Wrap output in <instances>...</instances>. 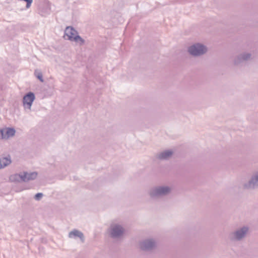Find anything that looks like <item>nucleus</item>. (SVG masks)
I'll return each instance as SVG.
<instances>
[{"label":"nucleus","instance_id":"obj_1","mask_svg":"<svg viewBox=\"0 0 258 258\" xmlns=\"http://www.w3.org/2000/svg\"><path fill=\"white\" fill-rule=\"evenodd\" d=\"M64 33L63 37L66 39L79 43L80 45L85 43V40L78 34L77 31L72 26H67Z\"/></svg>","mask_w":258,"mask_h":258},{"label":"nucleus","instance_id":"obj_2","mask_svg":"<svg viewBox=\"0 0 258 258\" xmlns=\"http://www.w3.org/2000/svg\"><path fill=\"white\" fill-rule=\"evenodd\" d=\"M38 173L36 171L32 172H24L22 174H16L10 177V180L13 181H18L20 179L22 181L28 182L30 180H34L36 178Z\"/></svg>","mask_w":258,"mask_h":258},{"label":"nucleus","instance_id":"obj_3","mask_svg":"<svg viewBox=\"0 0 258 258\" xmlns=\"http://www.w3.org/2000/svg\"><path fill=\"white\" fill-rule=\"evenodd\" d=\"M35 99V94L29 92L25 94L23 97V104L25 108L31 109L33 102Z\"/></svg>","mask_w":258,"mask_h":258},{"label":"nucleus","instance_id":"obj_4","mask_svg":"<svg viewBox=\"0 0 258 258\" xmlns=\"http://www.w3.org/2000/svg\"><path fill=\"white\" fill-rule=\"evenodd\" d=\"M207 50L205 47L199 44L190 47L188 49L189 52L194 55H199L204 53Z\"/></svg>","mask_w":258,"mask_h":258},{"label":"nucleus","instance_id":"obj_5","mask_svg":"<svg viewBox=\"0 0 258 258\" xmlns=\"http://www.w3.org/2000/svg\"><path fill=\"white\" fill-rule=\"evenodd\" d=\"M38 13L42 16H46L49 15L51 12L50 4L49 2H46L41 4L38 9Z\"/></svg>","mask_w":258,"mask_h":258},{"label":"nucleus","instance_id":"obj_6","mask_svg":"<svg viewBox=\"0 0 258 258\" xmlns=\"http://www.w3.org/2000/svg\"><path fill=\"white\" fill-rule=\"evenodd\" d=\"M4 130V140H7L13 137L16 134V130L14 127L3 128Z\"/></svg>","mask_w":258,"mask_h":258},{"label":"nucleus","instance_id":"obj_7","mask_svg":"<svg viewBox=\"0 0 258 258\" xmlns=\"http://www.w3.org/2000/svg\"><path fill=\"white\" fill-rule=\"evenodd\" d=\"M69 237L70 238L79 237L83 242H84V236L83 233L81 231L77 229H74L71 231L69 233Z\"/></svg>","mask_w":258,"mask_h":258},{"label":"nucleus","instance_id":"obj_8","mask_svg":"<svg viewBox=\"0 0 258 258\" xmlns=\"http://www.w3.org/2000/svg\"><path fill=\"white\" fill-rule=\"evenodd\" d=\"M12 162L10 157H3L0 158V169L3 168Z\"/></svg>","mask_w":258,"mask_h":258},{"label":"nucleus","instance_id":"obj_9","mask_svg":"<svg viewBox=\"0 0 258 258\" xmlns=\"http://www.w3.org/2000/svg\"><path fill=\"white\" fill-rule=\"evenodd\" d=\"M123 232V229L120 226L116 225L114 226V237L121 235Z\"/></svg>","mask_w":258,"mask_h":258},{"label":"nucleus","instance_id":"obj_10","mask_svg":"<svg viewBox=\"0 0 258 258\" xmlns=\"http://www.w3.org/2000/svg\"><path fill=\"white\" fill-rule=\"evenodd\" d=\"M247 231V229L245 228H242L241 230L237 231L235 234L236 238L237 239L241 238L244 236Z\"/></svg>","mask_w":258,"mask_h":258},{"label":"nucleus","instance_id":"obj_11","mask_svg":"<svg viewBox=\"0 0 258 258\" xmlns=\"http://www.w3.org/2000/svg\"><path fill=\"white\" fill-rule=\"evenodd\" d=\"M169 191V188L167 187H160L155 191V195H164Z\"/></svg>","mask_w":258,"mask_h":258},{"label":"nucleus","instance_id":"obj_12","mask_svg":"<svg viewBox=\"0 0 258 258\" xmlns=\"http://www.w3.org/2000/svg\"><path fill=\"white\" fill-rule=\"evenodd\" d=\"M172 154V152L170 151H165L161 153L159 157L160 159H166L169 157Z\"/></svg>","mask_w":258,"mask_h":258},{"label":"nucleus","instance_id":"obj_13","mask_svg":"<svg viewBox=\"0 0 258 258\" xmlns=\"http://www.w3.org/2000/svg\"><path fill=\"white\" fill-rule=\"evenodd\" d=\"M153 245V242L152 241L149 240V241H146L144 243V244L143 246V248L144 249H146L151 247Z\"/></svg>","mask_w":258,"mask_h":258},{"label":"nucleus","instance_id":"obj_14","mask_svg":"<svg viewBox=\"0 0 258 258\" xmlns=\"http://www.w3.org/2000/svg\"><path fill=\"white\" fill-rule=\"evenodd\" d=\"M35 75L36 77L42 83L44 82V80L43 78L42 74L41 72H37L36 71L35 72Z\"/></svg>","mask_w":258,"mask_h":258},{"label":"nucleus","instance_id":"obj_15","mask_svg":"<svg viewBox=\"0 0 258 258\" xmlns=\"http://www.w3.org/2000/svg\"><path fill=\"white\" fill-rule=\"evenodd\" d=\"M43 196V195L41 192L37 193L34 196V199L36 201H39L42 198Z\"/></svg>","mask_w":258,"mask_h":258},{"label":"nucleus","instance_id":"obj_16","mask_svg":"<svg viewBox=\"0 0 258 258\" xmlns=\"http://www.w3.org/2000/svg\"><path fill=\"white\" fill-rule=\"evenodd\" d=\"M109 235L111 238H113V223L110 224L108 229Z\"/></svg>","mask_w":258,"mask_h":258},{"label":"nucleus","instance_id":"obj_17","mask_svg":"<svg viewBox=\"0 0 258 258\" xmlns=\"http://www.w3.org/2000/svg\"><path fill=\"white\" fill-rule=\"evenodd\" d=\"M4 130L3 128L0 129V139L4 140Z\"/></svg>","mask_w":258,"mask_h":258},{"label":"nucleus","instance_id":"obj_18","mask_svg":"<svg viewBox=\"0 0 258 258\" xmlns=\"http://www.w3.org/2000/svg\"><path fill=\"white\" fill-rule=\"evenodd\" d=\"M251 182L254 184L256 183L257 182H258V176L252 179Z\"/></svg>","mask_w":258,"mask_h":258}]
</instances>
